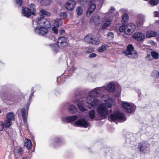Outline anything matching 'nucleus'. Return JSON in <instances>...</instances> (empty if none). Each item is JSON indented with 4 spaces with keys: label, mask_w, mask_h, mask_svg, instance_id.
Wrapping results in <instances>:
<instances>
[{
    "label": "nucleus",
    "mask_w": 159,
    "mask_h": 159,
    "mask_svg": "<svg viewBox=\"0 0 159 159\" xmlns=\"http://www.w3.org/2000/svg\"><path fill=\"white\" fill-rule=\"evenodd\" d=\"M103 88L97 87L94 89L89 93V96L86 98V101L88 104V107L91 109L97 107L100 103L99 99H94L92 98L97 96L99 93H103Z\"/></svg>",
    "instance_id": "1"
},
{
    "label": "nucleus",
    "mask_w": 159,
    "mask_h": 159,
    "mask_svg": "<svg viewBox=\"0 0 159 159\" xmlns=\"http://www.w3.org/2000/svg\"><path fill=\"white\" fill-rule=\"evenodd\" d=\"M110 119L111 121L113 122L118 120L120 122H123L126 120L124 115L118 111H115L114 113L111 114L110 115Z\"/></svg>",
    "instance_id": "2"
},
{
    "label": "nucleus",
    "mask_w": 159,
    "mask_h": 159,
    "mask_svg": "<svg viewBox=\"0 0 159 159\" xmlns=\"http://www.w3.org/2000/svg\"><path fill=\"white\" fill-rule=\"evenodd\" d=\"M134 49V48L132 45L129 44L127 46L126 51H123V52L129 58H136L138 56L136 51Z\"/></svg>",
    "instance_id": "3"
},
{
    "label": "nucleus",
    "mask_w": 159,
    "mask_h": 159,
    "mask_svg": "<svg viewBox=\"0 0 159 159\" xmlns=\"http://www.w3.org/2000/svg\"><path fill=\"white\" fill-rule=\"evenodd\" d=\"M97 111L101 119H105L109 114L107 108L102 104L99 105L97 108Z\"/></svg>",
    "instance_id": "4"
},
{
    "label": "nucleus",
    "mask_w": 159,
    "mask_h": 159,
    "mask_svg": "<svg viewBox=\"0 0 159 159\" xmlns=\"http://www.w3.org/2000/svg\"><path fill=\"white\" fill-rule=\"evenodd\" d=\"M35 6L34 4L31 3L30 5V9L26 7H23L22 10V14L25 16L29 17L31 14L35 15Z\"/></svg>",
    "instance_id": "5"
},
{
    "label": "nucleus",
    "mask_w": 159,
    "mask_h": 159,
    "mask_svg": "<svg viewBox=\"0 0 159 159\" xmlns=\"http://www.w3.org/2000/svg\"><path fill=\"white\" fill-rule=\"evenodd\" d=\"M84 39L85 42L97 45L100 43L99 39L96 38L95 36L91 34H89L86 35Z\"/></svg>",
    "instance_id": "6"
},
{
    "label": "nucleus",
    "mask_w": 159,
    "mask_h": 159,
    "mask_svg": "<svg viewBox=\"0 0 159 159\" xmlns=\"http://www.w3.org/2000/svg\"><path fill=\"white\" fill-rule=\"evenodd\" d=\"M122 106V107L126 111L129 113L134 112L136 108L134 104L129 103L126 102H123Z\"/></svg>",
    "instance_id": "7"
},
{
    "label": "nucleus",
    "mask_w": 159,
    "mask_h": 159,
    "mask_svg": "<svg viewBox=\"0 0 159 159\" xmlns=\"http://www.w3.org/2000/svg\"><path fill=\"white\" fill-rule=\"evenodd\" d=\"M38 22L40 25H42V27L49 28L51 26L49 22L44 18L43 15H40V17L38 19Z\"/></svg>",
    "instance_id": "8"
},
{
    "label": "nucleus",
    "mask_w": 159,
    "mask_h": 159,
    "mask_svg": "<svg viewBox=\"0 0 159 159\" xmlns=\"http://www.w3.org/2000/svg\"><path fill=\"white\" fill-rule=\"evenodd\" d=\"M75 126L87 128L89 125V123L84 119H80L76 121L74 124Z\"/></svg>",
    "instance_id": "9"
},
{
    "label": "nucleus",
    "mask_w": 159,
    "mask_h": 159,
    "mask_svg": "<svg viewBox=\"0 0 159 159\" xmlns=\"http://www.w3.org/2000/svg\"><path fill=\"white\" fill-rule=\"evenodd\" d=\"M47 28L43 27H38L34 29V32L40 35H44L48 32Z\"/></svg>",
    "instance_id": "10"
},
{
    "label": "nucleus",
    "mask_w": 159,
    "mask_h": 159,
    "mask_svg": "<svg viewBox=\"0 0 159 159\" xmlns=\"http://www.w3.org/2000/svg\"><path fill=\"white\" fill-rule=\"evenodd\" d=\"M70 70H66L65 73H64L60 77H58L57 78V82L58 84L60 85L63 83L65 81V76H70L71 74H70ZM72 71L73 70H71Z\"/></svg>",
    "instance_id": "11"
},
{
    "label": "nucleus",
    "mask_w": 159,
    "mask_h": 159,
    "mask_svg": "<svg viewBox=\"0 0 159 159\" xmlns=\"http://www.w3.org/2000/svg\"><path fill=\"white\" fill-rule=\"evenodd\" d=\"M135 25L133 23H131L126 26V29L125 31V34L129 35L132 34L135 30Z\"/></svg>",
    "instance_id": "12"
},
{
    "label": "nucleus",
    "mask_w": 159,
    "mask_h": 159,
    "mask_svg": "<svg viewBox=\"0 0 159 159\" xmlns=\"http://www.w3.org/2000/svg\"><path fill=\"white\" fill-rule=\"evenodd\" d=\"M67 39L64 37H59L58 40V45L62 48H63L68 45Z\"/></svg>",
    "instance_id": "13"
},
{
    "label": "nucleus",
    "mask_w": 159,
    "mask_h": 159,
    "mask_svg": "<svg viewBox=\"0 0 159 159\" xmlns=\"http://www.w3.org/2000/svg\"><path fill=\"white\" fill-rule=\"evenodd\" d=\"M102 88H103V93L106 92L107 91L113 92L115 90V86L114 82H111L108 84L107 86H103Z\"/></svg>",
    "instance_id": "14"
},
{
    "label": "nucleus",
    "mask_w": 159,
    "mask_h": 159,
    "mask_svg": "<svg viewBox=\"0 0 159 159\" xmlns=\"http://www.w3.org/2000/svg\"><path fill=\"white\" fill-rule=\"evenodd\" d=\"M76 98H77V99L75 100L74 101H73V102L74 103L77 102V105L80 110L82 111H86V109L84 107L83 102V100L80 99H78V96L79 95H77V94H75Z\"/></svg>",
    "instance_id": "15"
},
{
    "label": "nucleus",
    "mask_w": 159,
    "mask_h": 159,
    "mask_svg": "<svg viewBox=\"0 0 159 159\" xmlns=\"http://www.w3.org/2000/svg\"><path fill=\"white\" fill-rule=\"evenodd\" d=\"M133 38L138 41H141L145 38V35L143 33L137 32L133 34Z\"/></svg>",
    "instance_id": "16"
},
{
    "label": "nucleus",
    "mask_w": 159,
    "mask_h": 159,
    "mask_svg": "<svg viewBox=\"0 0 159 159\" xmlns=\"http://www.w3.org/2000/svg\"><path fill=\"white\" fill-rule=\"evenodd\" d=\"M76 4L75 2L73 0L68 1L66 5V8L69 11H71L74 8Z\"/></svg>",
    "instance_id": "17"
},
{
    "label": "nucleus",
    "mask_w": 159,
    "mask_h": 159,
    "mask_svg": "<svg viewBox=\"0 0 159 159\" xmlns=\"http://www.w3.org/2000/svg\"><path fill=\"white\" fill-rule=\"evenodd\" d=\"M149 144H146L145 143H141L139 144V146L138 147V149L140 151L146 152L149 150Z\"/></svg>",
    "instance_id": "18"
},
{
    "label": "nucleus",
    "mask_w": 159,
    "mask_h": 159,
    "mask_svg": "<svg viewBox=\"0 0 159 159\" xmlns=\"http://www.w3.org/2000/svg\"><path fill=\"white\" fill-rule=\"evenodd\" d=\"M78 118V117L76 116H73L70 117H66V118L65 117H63L62 118V120L63 121L69 123L77 120Z\"/></svg>",
    "instance_id": "19"
},
{
    "label": "nucleus",
    "mask_w": 159,
    "mask_h": 159,
    "mask_svg": "<svg viewBox=\"0 0 159 159\" xmlns=\"http://www.w3.org/2000/svg\"><path fill=\"white\" fill-rule=\"evenodd\" d=\"M90 21H93L96 25L99 24L101 22L100 16L98 15L92 16L90 19Z\"/></svg>",
    "instance_id": "20"
},
{
    "label": "nucleus",
    "mask_w": 159,
    "mask_h": 159,
    "mask_svg": "<svg viewBox=\"0 0 159 159\" xmlns=\"http://www.w3.org/2000/svg\"><path fill=\"white\" fill-rule=\"evenodd\" d=\"M96 8V5L94 3L92 4L90 6L86 13L87 16H90L91 14L94 11Z\"/></svg>",
    "instance_id": "21"
},
{
    "label": "nucleus",
    "mask_w": 159,
    "mask_h": 159,
    "mask_svg": "<svg viewBox=\"0 0 159 159\" xmlns=\"http://www.w3.org/2000/svg\"><path fill=\"white\" fill-rule=\"evenodd\" d=\"M21 112L23 119V121L24 123H26L28 127L27 121V114L26 113L25 109L24 108L21 109Z\"/></svg>",
    "instance_id": "22"
},
{
    "label": "nucleus",
    "mask_w": 159,
    "mask_h": 159,
    "mask_svg": "<svg viewBox=\"0 0 159 159\" xmlns=\"http://www.w3.org/2000/svg\"><path fill=\"white\" fill-rule=\"evenodd\" d=\"M157 35V33L154 31L149 30L146 33V36L148 38L155 37Z\"/></svg>",
    "instance_id": "23"
},
{
    "label": "nucleus",
    "mask_w": 159,
    "mask_h": 159,
    "mask_svg": "<svg viewBox=\"0 0 159 159\" xmlns=\"http://www.w3.org/2000/svg\"><path fill=\"white\" fill-rule=\"evenodd\" d=\"M24 145L28 149H30L32 146L31 141L30 139L25 138L24 141Z\"/></svg>",
    "instance_id": "24"
},
{
    "label": "nucleus",
    "mask_w": 159,
    "mask_h": 159,
    "mask_svg": "<svg viewBox=\"0 0 159 159\" xmlns=\"http://www.w3.org/2000/svg\"><path fill=\"white\" fill-rule=\"evenodd\" d=\"M68 109L70 112L72 114L75 113L77 111L76 107L72 105L69 106Z\"/></svg>",
    "instance_id": "25"
},
{
    "label": "nucleus",
    "mask_w": 159,
    "mask_h": 159,
    "mask_svg": "<svg viewBox=\"0 0 159 159\" xmlns=\"http://www.w3.org/2000/svg\"><path fill=\"white\" fill-rule=\"evenodd\" d=\"M62 22L61 19H58L54 20L53 23V26L58 27L61 25Z\"/></svg>",
    "instance_id": "26"
},
{
    "label": "nucleus",
    "mask_w": 159,
    "mask_h": 159,
    "mask_svg": "<svg viewBox=\"0 0 159 159\" xmlns=\"http://www.w3.org/2000/svg\"><path fill=\"white\" fill-rule=\"evenodd\" d=\"M7 120L10 121L13 120L15 119L14 114L12 112L8 113L7 115Z\"/></svg>",
    "instance_id": "27"
},
{
    "label": "nucleus",
    "mask_w": 159,
    "mask_h": 159,
    "mask_svg": "<svg viewBox=\"0 0 159 159\" xmlns=\"http://www.w3.org/2000/svg\"><path fill=\"white\" fill-rule=\"evenodd\" d=\"M38 2L40 3L42 5L46 6L49 5L50 3V0H38Z\"/></svg>",
    "instance_id": "28"
},
{
    "label": "nucleus",
    "mask_w": 159,
    "mask_h": 159,
    "mask_svg": "<svg viewBox=\"0 0 159 159\" xmlns=\"http://www.w3.org/2000/svg\"><path fill=\"white\" fill-rule=\"evenodd\" d=\"M113 102V101L111 99V100L106 101V102L102 104L104 105L105 107H106L107 108V107L111 108L112 107Z\"/></svg>",
    "instance_id": "29"
},
{
    "label": "nucleus",
    "mask_w": 159,
    "mask_h": 159,
    "mask_svg": "<svg viewBox=\"0 0 159 159\" xmlns=\"http://www.w3.org/2000/svg\"><path fill=\"white\" fill-rule=\"evenodd\" d=\"M111 19L108 18L106 20L103 26V28H106L108 27L111 24Z\"/></svg>",
    "instance_id": "30"
},
{
    "label": "nucleus",
    "mask_w": 159,
    "mask_h": 159,
    "mask_svg": "<svg viewBox=\"0 0 159 159\" xmlns=\"http://www.w3.org/2000/svg\"><path fill=\"white\" fill-rule=\"evenodd\" d=\"M40 15H44L47 16H50L51 15V13L48 11H46L44 9H41L39 12Z\"/></svg>",
    "instance_id": "31"
},
{
    "label": "nucleus",
    "mask_w": 159,
    "mask_h": 159,
    "mask_svg": "<svg viewBox=\"0 0 159 159\" xmlns=\"http://www.w3.org/2000/svg\"><path fill=\"white\" fill-rule=\"evenodd\" d=\"M151 75L154 78H157L159 77V72L157 70H153Z\"/></svg>",
    "instance_id": "32"
},
{
    "label": "nucleus",
    "mask_w": 159,
    "mask_h": 159,
    "mask_svg": "<svg viewBox=\"0 0 159 159\" xmlns=\"http://www.w3.org/2000/svg\"><path fill=\"white\" fill-rule=\"evenodd\" d=\"M141 19L137 22V24L138 26L143 25L144 16L143 15L140 16Z\"/></svg>",
    "instance_id": "33"
},
{
    "label": "nucleus",
    "mask_w": 159,
    "mask_h": 159,
    "mask_svg": "<svg viewBox=\"0 0 159 159\" xmlns=\"http://www.w3.org/2000/svg\"><path fill=\"white\" fill-rule=\"evenodd\" d=\"M95 112L94 110H91L89 112V118L92 120L95 117Z\"/></svg>",
    "instance_id": "34"
},
{
    "label": "nucleus",
    "mask_w": 159,
    "mask_h": 159,
    "mask_svg": "<svg viewBox=\"0 0 159 159\" xmlns=\"http://www.w3.org/2000/svg\"><path fill=\"white\" fill-rule=\"evenodd\" d=\"M12 125V122L9 120H6L4 123V127L9 128Z\"/></svg>",
    "instance_id": "35"
},
{
    "label": "nucleus",
    "mask_w": 159,
    "mask_h": 159,
    "mask_svg": "<svg viewBox=\"0 0 159 159\" xmlns=\"http://www.w3.org/2000/svg\"><path fill=\"white\" fill-rule=\"evenodd\" d=\"M13 97L12 95L8 96V95H5L3 97V99L4 100L7 99L10 101H13Z\"/></svg>",
    "instance_id": "36"
},
{
    "label": "nucleus",
    "mask_w": 159,
    "mask_h": 159,
    "mask_svg": "<svg viewBox=\"0 0 159 159\" xmlns=\"http://www.w3.org/2000/svg\"><path fill=\"white\" fill-rule=\"evenodd\" d=\"M116 13V10L114 7H111L108 12V14H111L112 16H114Z\"/></svg>",
    "instance_id": "37"
},
{
    "label": "nucleus",
    "mask_w": 159,
    "mask_h": 159,
    "mask_svg": "<svg viewBox=\"0 0 159 159\" xmlns=\"http://www.w3.org/2000/svg\"><path fill=\"white\" fill-rule=\"evenodd\" d=\"M152 57L155 59H157L159 57L158 54L155 52H152L151 53Z\"/></svg>",
    "instance_id": "38"
},
{
    "label": "nucleus",
    "mask_w": 159,
    "mask_h": 159,
    "mask_svg": "<svg viewBox=\"0 0 159 159\" xmlns=\"http://www.w3.org/2000/svg\"><path fill=\"white\" fill-rule=\"evenodd\" d=\"M159 2L158 0H150L149 3L152 6L157 5Z\"/></svg>",
    "instance_id": "39"
},
{
    "label": "nucleus",
    "mask_w": 159,
    "mask_h": 159,
    "mask_svg": "<svg viewBox=\"0 0 159 159\" xmlns=\"http://www.w3.org/2000/svg\"><path fill=\"white\" fill-rule=\"evenodd\" d=\"M76 12L78 15H80L83 12V10L80 7H78L76 9Z\"/></svg>",
    "instance_id": "40"
},
{
    "label": "nucleus",
    "mask_w": 159,
    "mask_h": 159,
    "mask_svg": "<svg viewBox=\"0 0 159 159\" xmlns=\"http://www.w3.org/2000/svg\"><path fill=\"white\" fill-rule=\"evenodd\" d=\"M107 47L106 46L102 45L98 48V51L100 52H102L105 50L106 49Z\"/></svg>",
    "instance_id": "41"
},
{
    "label": "nucleus",
    "mask_w": 159,
    "mask_h": 159,
    "mask_svg": "<svg viewBox=\"0 0 159 159\" xmlns=\"http://www.w3.org/2000/svg\"><path fill=\"white\" fill-rule=\"evenodd\" d=\"M94 51V49L92 48H86L85 52L87 53H91Z\"/></svg>",
    "instance_id": "42"
},
{
    "label": "nucleus",
    "mask_w": 159,
    "mask_h": 159,
    "mask_svg": "<svg viewBox=\"0 0 159 159\" xmlns=\"http://www.w3.org/2000/svg\"><path fill=\"white\" fill-rule=\"evenodd\" d=\"M128 18V16L127 14H124L122 17V21H123L124 22H126Z\"/></svg>",
    "instance_id": "43"
},
{
    "label": "nucleus",
    "mask_w": 159,
    "mask_h": 159,
    "mask_svg": "<svg viewBox=\"0 0 159 159\" xmlns=\"http://www.w3.org/2000/svg\"><path fill=\"white\" fill-rule=\"evenodd\" d=\"M126 29V26H125V25L123 24V25L120 27L119 28V30L121 32H122L124 31L125 32V31Z\"/></svg>",
    "instance_id": "44"
},
{
    "label": "nucleus",
    "mask_w": 159,
    "mask_h": 159,
    "mask_svg": "<svg viewBox=\"0 0 159 159\" xmlns=\"http://www.w3.org/2000/svg\"><path fill=\"white\" fill-rule=\"evenodd\" d=\"M16 3L19 6H21L23 3L22 0H16Z\"/></svg>",
    "instance_id": "45"
},
{
    "label": "nucleus",
    "mask_w": 159,
    "mask_h": 159,
    "mask_svg": "<svg viewBox=\"0 0 159 159\" xmlns=\"http://www.w3.org/2000/svg\"><path fill=\"white\" fill-rule=\"evenodd\" d=\"M58 48V46L56 44H53L52 45V49L54 51L57 52Z\"/></svg>",
    "instance_id": "46"
},
{
    "label": "nucleus",
    "mask_w": 159,
    "mask_h": 159,
    "mask_svg": "<svg viewBox=\"0 0 159 159\" xmlns=\"http://www.w3.org/2000/svg\"><path fill=\"white\" fill-rule=\"evenodd\" d=\"M4 127V123L3 121H0V131L3 130Z\"/></svg>",
    "instance_id": "47"
},
{
    "label": "nucleus",
    "mask_w": 159,
    "mask_h": 159,
    "mask_svg": "<svg viewBox=\"0 0 159 159\" xmlns=\"http://www.w3.org/2000/svg\"><path fill=\"white\" fill-rule=\"evenodd\" d=\"M145 59L146 60L148 61H151L152 59V55H148L146 57Z\"/></svg>",
    "instance_id": "48"
},
{
    "label": "nucleus",
    "mask_w": 159,
    "mask_h": 159,
    "mask_svg": "<svg viewBox=\"0 0 159 159\" xmlns=\"http://www.w3.org/2000/svg\"><path fill=\"white\" fill-rule=\"evenodd\" d=\"M57 27L53 26L52 28V30L54 31V33L57 34L58 33V30L57 28Z\"/></svg>",
    "instance_id": "49"
},
{
    "label": "nucleus",
    "mask_w": 159,
    "mask_h": 159,
    "mask_svg": "<svg viewBox=\"0 0 159 159\" xmlns=\"http://www.w3.org/2000/svg\"><path fill=\"white\" fill-rule=\"evenodd\" d=\"M23 149L21 148H20L18 150V153L20 155H22V153L23 152Z\"/></svg>",
    "instance_id": "50"
},
{
    "label": "nucleus",
    "mask_w": 159,
    "mask_h": 159,
    "mask_svg": "<svg viewBox=\"0 0 159 159\" xmlns=\"http://www.w3.org/2000/svg\"><path fill=\"white\" fill-rule=\"evenodd\" d=\"M60 15L63 18H66L67 16L66 13L64 12H61Z\"/></svg>",
    "instance_id": "51"
},
{
    "label": "nucleus",
    "mask_w": 159,
    "mask_h": 159,
    "mask_svg": "<svg viewBox=\"0 0 159 159\" xmlns=\"http://www.w3.org/2000/svg\"><path fill=\"white\" fill-rule=\"evenodd\" d=\"M96 55H97L95 53H93L90 54L89 56V58H91L95 57Z\"/></svg>",
    "instance_id": "52"
},
{
    "label": "nucleus",
    "mask_w": 159,
    "mask_h": 159,
    "mask_svg": "<svg viewBox=\"0 0 159 159\" xmlns=\"http://www.w3.org/2000/svg\"><path fill=\"white\" fill-rule=\"evenodd\" d=\"M108 36L109 37H111L112 38L113 37V33L111 32H110L108 33Z\"/></svg>",
    "instance_id": "53"
},
{
    "label": "nucleus",
    "mask_w": 159,
    "mask_h": 159,
    "mask_svg": "<svg viewBox=\"0 0 159 159\" xmlns=\"http://www.w3.org/2000/svg\"><path fill=\"white\" fill-rule=\"evenodd\" d=\"M56 143H58L61 141V140L58 138H57L55 140Z\"/></svg>",
    "instance_id": "54"
},
{
    "label": "nucleus",
    "mask_w": 159,
    "mask_h": 159,
    "mask_svg": "<svg viewBox=\"0 0 159 159\" xmlns=\"http://www.w3.org/2000/svg\"><path fill=\"white\" fill-rule=\"evenodd\" d=\"M154 14L155 16V17L158 16L159 15V13L157 11H155L154 12Z\"/></svg>",
    "instance_id": "55"
},
{
    "label": "nucleus",
    "mask_w": 159,
    "mask_h": 159,
    "mask_svg": "<svg viewBox=\"0 0 159 159\" xmlns=\"http://www.w3.org/2000/svg\"><path fill=\"white\" fill-rule=\"evenodd\" d=\"M65 31L64 30H61L59 31V33L60 35L62 34L63 33H64Z\"/></svg>",
    "instance_id": "56"
},
{
    "label": "nucleus",
    "mask_w": 159,
    "mask_h": 159,
    "mask_svg": "<svg viewBox=\"0 0 159 159\" xmlns=\"http://www.w3.org/2000/svg\"><path fill=\"white\" fill-rule=\"evenodd\" d=\"M34 92H35V91H32L31 92V93L30 95V97H29L30 99H31L32 98Z\"/></svg>",
    "instance_id": "57"
},
{
    "label": "nucleus",
    "mask_w": 159,
    "mask_h": 159,
    "mask_svg": "<svg viewBox=\"0 0 159 159\" xmlns=\"http://www.w3.org/2000/svg\"><path fill=\"white\" fill-rule=\"evenodd\" d=\"M120 89H119V91H118V93L117 95V96H119L120 95Z\"/></svg>",
    "instance_id": "58"
},
{
    "label": "nucleus",
    "mask_w": 159,
    "mask_h": 159,
    "mask_svg": "<svg viewBox=\"0 0 159 159\" xmlns=\"http://www.w3.org/2000/svg\"><path fill=\"white\" fill-rule=\"evenodd\" d=\"M34 88L33 87H32V89H31V91H32H32H34Z\"/></svg>",
    "instance_id": "59"
},
{
    "label": "nucleus",
    "mask_w": 159,
    "mask_h": 159,
    "mask_svg": "<svg viewBox=\"0 0 159 159\" xmlns=\"http://www.w3.org/2000/svg\"><path fill=\"white\" fill-rule=\"evenodd\" d=\"M29 105H30L29 104V105H28L27 106V108L28 109Z\"/></svg>",
    "instance_id": "60"
},
{
    "label": "nucleus",
    "mask_w": 159,
    "mask_h": 159,
    "mask_svg": "<svg viewBox=\"0 0 159 159\" xmlns=\"http://www.w3.org/2000/svg\"><path fill=\"white\" fill-rule=\"evenodd\" d=\"M111 111H111V110H110L109 111V112H111Z\"/></svg>",
    "instance_id": "61"
},
{
    "label": "nucleus",
    "mask_w": 159,
    "mask_h": 159,
    "mask_svg": "<svg viewBox=\"0 0 159 159\" xmlns=\"http://www.w3.org/2000/svg\"><path fill=\"white\" fill-rule=\"evenodd\" d=\"M23 159H26L25 158H24V157H23Z\"/></svg>",
    "instance_id": "62"
},
{
    "label": "nucleus",
    "mask_w": 159,
    "mask_h": 159,
    "mask_svg": "<svg viewBox=\"0 0 159 159\" xmlns=\"http://www.w3.org/2000/svg\"><path fill=\"white\" fill-rule=\"evenodd\" d=\"M1 112V111L0 110V113Z\"/></svg>",
    "instance_id": "63"
},
{
    "label": "nucleus",
    "mask_w": 159,
    "mask_h": 159,
    "mask_svg": "<svg viewBox=\"0 0 159 159\" xmlns=\"http://www.w3.org/2000/svg\"><path fill=\"white\" fill-rule=\"evenodd\" d=\"M158 36H159V35H158Z\"/></svg>",
    "instance_id": "64"
}]
</instances>
